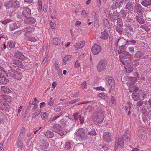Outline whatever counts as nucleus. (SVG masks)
Here are the masks:
<instances>
[{
    "instance_id": "obj_46",
    "label": "nucleus",
    "mask_w": 151,
    "mask_h": 151,
    "mask_svg": "<svg viewBox=\"0 0 151 151\" xmlns=\"http://www.w3.org/2000/svg\"><path fill=\"white\" fill-rule=\"evenodd\" d=\"M133 68L132 67H127L126 69V71L129 73L133 71Z\"/></svg>"
},
{
    "instance_id": "obj_30",
    "label": "nucleus",
    "mask_w": 151,
    "mask_h": 151,
    "mask_svg": "<svg viewBox=\"0 0 151 151\" xmlns=\"http://www.w3.org/2000/svg\"><path fill=\"white\" fill-rule=\"evenodd\" d=\"M61 41V40L59 38H55L53 39V44L55 45H58L60 44Z\"/></svg>"
},
{
    "instance_id": "obj_64",
    "label": "nucleus",
    "mask_w": 151,
    "mask_h": 151,
    "mask_svg": "<svg viewBox=\"0 0 151 151\" xmlns=\"http://www.w3.org/2000/svg\"><path fill=\"white\" fill-rule=\"evenodd\" d=\"M50 24L51 28L52 29H55L56 26L55 24L53 23L52 22H50Z\"/></svg>"
},
{
    "instance_id": "obj_58",
    "label": "nucleus",
    "mask_w": 151,
    "mask_h": 151,
    "mask_svg": "<svg viewBox=\"0 0 151 151\" xmlns=\"http://www.w3.org/2000/svg\"><path fill=\"white\" fill-rule=\"evenodd\" d=\"M129 50L131 53L133 54L134 52V49L133 47H128Z\"/></svg>"
},
{
    "instance_id": "obj_10",
    "label": "nucleus",
    "mask_w": 151,
    "mask_h": 151,
    "mask_svg": "<svg viewBox=\"0 0 151 151\" xmlns=\"http://www.w3.org/2000/svg\"><path fill=\"white\" fill-rule=\"evenodd\" d=\"M134 10L138 14H142L144 12V8L140 4L136 3L134 6Z\"/></svg>"
},
{
    "instance_id": "obj_23",
    "label": "nucleus",
    "mask_w": 151,
    "mask_h": 151,
    "mask_svg": "<svg viewBox=\"0 0 151 151\" xmlns=\"http://www.w3.org/2000/svg\"><path fill=\"white\" fill-rule=\"evenodd\" d=\"M85 44L84 41H81L80 43H76L75 45V49L77 50L78 49H81L83 47Z\"/></svg>"
},
{
    "instance_id": "obj_4",
    "label": "nucleus",
    "mask_w": 151,
    "mask_h": 151,
    "mask_svg": "<svg viewBox=\"0 0 151 151\" xmlns=\"http://www.w3.org/2000/svg\"><path fill=\"white\" fill-rule=\"evenodd\" d=\"M76 134L81 140H84L87 139V136L86 134L85 129L83 128H79L77 131Z\"/></svg>"
},
{
    "instance_id": "obj_18",
    "label": "nucleus",
    "mask_w": 151,
    "mask_h": 151,
    "mask_svg": "<svg viewBox=\"0 0 151 151\" xmlns=\"http://www.w3.org/2000/svg\"><path fill=\"white\" fill-rule=\"evenodd\" d=\"M20 26V24L17 23H12L9 25V28L10 30L12 31L14 30L19 28Z\"/></svg>"
},
{
    "instance_id": "obj_38",
    "label": "nucleus",
    "mask_w": 151,
    "mask_h": 151,
    "mask_svg": "<svg viewBox=\"0 0 151 151\" xmlns=\"http://www.w3.org/2000/svg\"><path fill=\"white\" fill-rule=\"evenodd\" d=\"M104 24L105 26L108 29H110L111 28L110 25L109 21L106 19H104Z\"/></svg>"
},
{
    "instance_id": "obj_44",
    "label": "nucleus",
    "mask_w": 151,
    "mask_h": 151,
    "mask_svg": "<svg viewBox=\"0 0 151 151\" xmlns=\"http://www.w3.org/2000/svg\"><path fill=\"white\" fill-rule=\"evenodd\" d=\"M133 26L132 24H129L127 26V28L130 31L133 32L134 31V29L133 28Z\"/></svg>"
},
{
    "instance_id": "obj_62",
    "label": "nucleus",
    "mask_w": 151,
    "mask_h": 151,
    "mask_svg": "<svg viewBox=\"0 0 151 151\" xmlns=\"http://www.w3.org/2000/svg\"><path fill=\"white\" fill-rule=\"evenodd\" d=\"M24 134L25 133H20L18 139L21 138L22 139H23L24 137Z\"/></svg>"
},
{
    "instance_id": "obj_33",
    "label": "nucleus",
    "mask_w": 151,
    "mask_h": 151,
    "mask_svg": "<svg viewBox=\"0 0 151 151\" xmlns=\"http://www.w3.org/2000/svg\"><path fill=\"white\" fill-rule=\"evenodd\" d=\"M15 46V43L13 41H9L8 42L7 47L8 48H14Z\"/></svg>"
},
{
    "instance_id": "obj_16",
    "label": "nucleus",
    "mask_w": 151,
    "mask_h": 151,
    "mask_svg": "<svg viewBox=\"0 0 151 151\" xmlns=\"http://www.w3.org/2000/svg\"><path fill=\"white\" fill-rule=\"evenodd\" d=\"M40 145V148L44 150L47 148L49 145L47 141L46 140H44L41 141Z\"/></svg>"
},
{
    "instance_id": "obj_15",
    "label": "nucleus",
    "mask_w": 151,
    "mask_h": 151,
    "mask_svg": "<svg viewBox=\"0 0 151 151\" xmlns=\"http://www.w3.org/2000/svg\"><path fill=\"white\" fill-rule=\"evenodd\" d=\"M14 56L16 58H19L22 60H25L26 58V57L20 52L17 51L15 52L14 54Z\"/></svg>"
},
{
    "instance_id": "obj_51",
    "label": "nucleus",
    "mask_w": 151,
    "mask_h": 151,
    "mask_svg": "<svg viewBox=\"0 0 151 151\" xmlns=\"http://www.w3.org/2000/svg\"><path fill=\"white\" fill-rule=\"evenodd\" d=\"M70 58V57L69 55L65 56L63 59V62L65 63V64H66V61H68Z\"/></svg>"
},
{
    "instance_id": "obj_56",
    "label": "nucleus",
    "mask_w": 151,
    "mask_h": 151,
    "mask_svg": "<svg viewBox=\"0 0 151 151\" xmlns=\"http://www.w3.org/2000/svg\"><path fill=\"white\" fill-rule=\"evenodd\" d=\"M42 1L40 0H39L38 1V9L39 10H41L42 9Z\"/></svg>"
},
{
    "instance_id": "obj_22",
    "label": "nucleus",
    "mask_w": 151,
    "mask_h": 151,
    "mask_svg": "<svg viewBox=\"0 0 151 151\" xmlns=\"http://www.w3.org/2000/svg\"><path fill=\"white\" fill-rule=\"evenodd\" d=\"M1 109L6 111L9 112L10 108V106L7 104H4L1 107Z\"/></svg>"
},
{
    "instance_id": "obj_7",
    "label": "nucleus",
    "mask_w": 151,
    "mask_h": 151,
    "mask_svg": "<svg viewBox=\"0 0 151 151\" xmlns=\"http://www.w3.org/2000/svg\"><path fill=\"white\" fill-rule=\"evenodd\" d=\"M12 62L13 65H10V68H16L17 67L22 68L23 66L22 62L19 60L13 59Z\"/></svg>"
},
{
    "instance_id": "obj_40",
    "label": "nucleus",
    "mask_w": 151,
    "mask_h": 151,
    "mask_svg": "<svg viewBox=\"0 0 151 151\" xmlns=\"http://www.w3.org/2000/svg\"><path fill=\"white\" fill-rule=\"evenodd\" d=\"M136 19L140 24H143L144 23V20L138 16H136Z\"/></svg>"
},
{
    "instance_id": "obj_17",
    "label": "nucleus",
    "mask_w": 151,
    "mask_h": 151,
    "mask_svg": "<svg viewBox=\"0 0 151 151\" xmlns=\"http://www.w3.org/2000/svg\"><path fill=\"white\" fill-rule=\"evenodd\" d=\"M34 29V28L30 26H28L24 28L22 30L23 32H25L24 34V36H27L28 34H30L33 31Z\"/></svg>"
},
{
    "instance_id": "obj_50",
    "label": "nucleus",
    "mask_w": 151,
    "mask_h": 151,
    "mask_svg": "<svg viewBox=\"0 0 151 151\" xmlns=\"http://www.w3.org/2000/svg\"><path fill=\"white\" fill-rule=\"evenodd\" d=\"M125 50V46L122 45L119 47V52L120 53L124 52Z\"/></svg>"
},
{
    "instance_id": "obj_60",
    "label": "nucleus",
    "mask_w": 151,
    "mask_h": 151,
    "mask_svg": "<svg viewBox=\"0 0 151 151\" xmlns=\"http://www.w3.org/2000/svg\"><path fill=\"white\" fill-rule=\"evenodd\" d=\"M29 40L31 42H35L36 41V39L33 37H29Z\"/></svg>"
},
{
    "instance_id": "obj_32",
    "label": "nucleus",
    "mask_w": 151,
    "mask_h": 151,
    "mask_svg": "<svg viewBox=\"0 0 151 151\" xmlns=\"http://www.w3.org/2000/svg\"><path fill=\"white\" fill-rule=\"evenodd\" d=\"M124 136L127 141H129L130 139L131 134L128 131L125 132Z\"/></svg>"
},
{
    "instance_id": "obj_39",
    "label": "nucleus",
    "mask_w": 151,
    "mask_h": 151,
    "mask_svg": "<svg viewBox=\"0 0 151 151\" xmlns=\"http://www.w3.org/2000/svg\"><path fill=\"white\" fill-rule=\"evenodd\" d=\"M41 109H39L36 111L32 114V118H35L36 117L38 116L41 113Z\"/></svg>"
},
{
    "instance_id": "obj_31",
    "label": "nucleus",
    "mask_w": 151,
    "mask_h": 151,
    "mask_svg": "<svg viewBox=\"0 0 151 151\" xmlns=\"http://www.w3.org/2000/svg\"><path fill=\"white\" fill-rule=\"evenodd\" d=\"M1 90L9 94L11 92V91L9 88L4 86H1Z\"/></svg>"
},
{
    "instance_id": "obj_19",
    "label": "nucleus",
    "mask_w": 151,
    "mask_h": 151,
    "mask_svg": "<svg viewBox=\"0 0 151 151\" xmlns=\"http://www.w3.org/2000/svg\"><path fill=\"white\" fill-rule=\"evenodd\" d=\"M27 18H25L24 20V22L26 24H32L36 22L35 19L32 17Z\"/></svg>"
},
{
    "instance_id": "obj_53",
    "label": "nucleus",
    "mask_w": 151,
    "mask_h": 151,
    "mask_svg": "<svg viewBox=\"0 0 151 151\" xmlns=\"http://www.w3.org/2000/svg\"><path fill=\"white\" fill-rule=\"evenodd\" d=\"M71 147V145L69 142H66L65 145V148L67 149H70Z\"/></svg>"
},
{
    "instance_id": "obj_42",
    "label": "nucleus",
    "mask_w": 151,
    "mask_h": 151,
    "mask_svg": "<svg viewBox=\"0 0 151 151\" xmlns=\"http://www.w3.org/2000/svg\"><path fill=\"white\" fill-rule=\"evenodd\" d=\"M142 120L143 122L145 123V124L146 123L148 124V122L147 121V117L148 116H147L146 115H145V113H144L143 114L142 116Z\"/></svg>"
},
{
    "instance_id": "obj_29",
    "label": "nucleus",
    "mask_w": 151,
    "mask_h": 151,
    "mask_svg": "<svg viewBox=\"0 0 151 151\" xmlns=\"http://www.w3.org/2000/svg\"><path fill=\"white\" fill-rule=\"evenodd\" d=\"M2 98L8 102H11L12 99L10 96L7 95H2L1 96Z\"/></svg>"
},
{
    "instance_id": "obj_55",
    "label": "nucleus",
    "mask_w": 151,
    "mask_h": 151,
    "mask_svg": "<svg viewBox=\"0 0 151 151\" xmlns=\"http://www.w3.org/2000/svg\"><path fill=\"white\" fill-rule=\"evenodd\" d=\"M80 66V63L78 60H77L75 63L74 67L75 68H78Z\"/></svg>"
},
{
    "instance_id": "obj_45",
    "label": "nucleus",
    "mask_w": 151,
    "mask_h": 151,
    "mask_svg": "<svg viewBox=\"0 0 151 151\" xmlns=\"http://www.w3.org/2000/svg\"><path fill=\"white\" fill-rule=\"evenodd\" d=\"M81 116V115H79V114L77 112L75 113L73 115L75 120H78Z\"/></svg>"
},
{
    "instance_id": "obj_52",
    "label": "nucleus",
    "mask_w": 151,
    "mask_h": 151,
    "mask_svg": "<svg viewBox=\"0 0 151 151\" xmlns=\"http://www.w3.org/2000/svg\"><path fill=\"white\" fill-rule=\"evenodd\" d=\"M140 27L144 29L147 32H148L150 30V29L147 26L142 25Z\"/></svg>"
},
{
    "instance_id": "obj_13",
    "label": "nucleus",
    "mask_w": 151,
    "mask_h": 151,
    "mask_svg": "<svg viewBox=\"0 0 151 151\" xmlns=\"http://www.w3.org/2000/svg\"><path fill=\"white\" fill-rule=\"evenodd\" d=\"M22 14L24 17H29L31 16V9L27 7L24 8Z\"/></svg>"
},
{
    "instance_id": "obj_43",
    "label": "nucleus",
    "mask_w": 151,
    "mask_h": 151,
    "mask_svg": "<svg viewBox=\"0 0 151 151\" xmlns=\"http://www.w3.org/2000/svg\"><path fill=\"white\" fill-rule=\"evenodd\" d=\"M88 135L90 136H95L96 135V132L95 130H92L89 132H88Z\"/></svg>"
},
{
    "instance_id": "obj_24",
    "label": "nucleus",
    "mask_w": 151,
    "mask_h": 151,
    "mask_svg": "<svg viewBox=\"0 0 151 151\" xmlns=\"http://www.w3.org/2000/svg\"><path fill=\"white\" fill-rule=\"evenodd\" d=\"M141 4L145 7H147L151 5V0H143Z\"/></svg>"
},
{
    "instance_id": "obj_12",
    "label": "nucleus",
    "mask_w": 151,
    "mask_h": 151,
    "mask_svg": "<svg viewBox=\"0 0 151 151\" xmlns=\"http://www.w3.org/2000/svg\"><path fill=\"white\" fill-rule=\"evenodd\" d=\"M134 3L132 2H128L125 6L126 11L128 14L131 13L133 11Z\"/></svg>"
},
{
    "instance_id": "obj_3",
    "label": "nucleus",
    "mask_w": 151,
    "mask_h": 151,
    "mask_svg": "<svg viewBox=\"0 0 151 151\" xmlns=\"http://www.w3.org/2000/svg\"><path fill=\"white\" fill-rule=\"evenodd\" d=\"M8 74L11 77L15 79L20 80L22 78V75L21 73L12 69L8 71Z\"/></svg>"
},
{
    "instance_id": "obj_11",
    "label": "nucleus",
    "mask_w": 151,
    "mask_h": 151,
    "mask_svg": "<svg viewBox=\"0 0 151 151\" xmlns=\"http://www.w3.org/2000/svg\"><path fill=\"white\" fill-rule=\"evenodd\" d=\"M101 50L100 46L96 44H95L91 48L92 52L94 55H96L99 54Z\"/></svg>"
},
{
    "instance_id": "obj_27",
    "label": "nucleus",
    "mask_w": 151,
    "mask_h": 151,
    "mask_svg": "<svg viewBox=\"0 0 151 151\" xmlns=\"http://www.w3.org/2000/svg\"><path fill=\"white\" fill-rule=\"evenodd\" d=\"M108 37V34L107 32L105 30L101 33V35L100 37L102 39H106Z\"/></svg>"
},
{
    "instance_id": "obj_36",
    "label": "nucleus",
    "mask_w": 151,
    "mask_h": 151,
    "mask_svg": "<svg viewBox=\"0 0 151 151\" xmlns=\"http://www.w3.org/2000/svg\"><path fill=\"white\" fill-rule=\"evenodd\" d=\"M143 55L142 52L140 51H138L134 55V58H138L141 57Z\"/></svg>"
},
{
    "instance_id": "obj_34",
    "label": "nucleus",
    "mask_w": 151,
    "mask_h": 151,
    "mask_svg": "<svg viewBox=\"0 0 151 151\" xmlns=\"http://www.w3.org/2000/svg\"><path fill=\"white\" fill-rule=\"evenodd\" d=\"M123 54V57L124 58L126 59H128L129 57H131L132 55L127 51H124Z\"/></svg>"
},
{
    "instance_id": "obj_47",
    "label": "nucleus",
    "mask_w": 151,
    "mask_h": 151,
    "mask_svg": "<svg viewBox=\"0 0 151 151\" xmlns=\"http://www.w3.org/2000/svg\"><path fill=\"white\" fill-rule=\"evenodd\" d=\"M117 26H123V23L122 22V20L120 18H118L117 19Z\"/></svg>"
},
{
    "instance_id": "obj_26",
    "label": "nucleus",
    "mask_w": 151,
    "mask_h": 151,
    "mask_svg": "<svg viewBox=\"0 0 151 151\" xmlns=\"http://www.w3.org/2000/svg\"><path fill=\"white\" fill-rule=\"evenodd\" d=\"M0 76L4 77L8 76V74L0 66Z\"/></svg>"
},
{
    "instance_id": "obj_35",
    "label": "nucleus",
    "mask_w": 151,
    "mask_h": 151,
    "mask_svg": "<svg viewBox=\"0 0 151 151\" xmlns=\"http://www.w3.org/2000/svg\"><path fill=\"white\" fill-rule=\"evenodd\" d=\"M122 26H117L116 27V30L120 34H122L123 33Z\"/></svg>"
},
{
    "instance_id": "obj_49",
    "label": "nucleus",
    "mask_w": 151,
    "mask_h": 151,
    "mask_svg": "<svg viewBox=\"0 0 151 151\" xmlns=\"http://www.w3.org/2000/svg\"><path fill=\"white\" fill-rule=\"evenodd\" d=\"M56 133L58 134L61 136L63 135L64 134V131L63 130L60 129H58L57 130H56Z\"/></svg>"
},
{
    "instance_id": "obj_37",
    "label": "nucleus",
    "mask_w": 151,
    "mask_h": 151,
    "mask_svg": "<svg viewBox=\"0 0 151 151\" xmlns=\"http://www.w3.org/2000/svg\"><path fill=\"white\" fill-rule=\"evenodd\" d=\"M6 77L0 76V82L3 83H7L9 80L5 78Z\"/></svg>"
},
{
    "instance_id": "obj_59",
    "label": "nucleus",
    "mask_w": 151,
    "mask_h": 151,
    "mask_svg": "<svg viewBox=\"0 0 151 151\" xmlns=\"http://www.w3.org/2000/svg\"><path fill=\"white\" fill-rule=\"evenodd\" d=\"M76 146L78 149L80 148H81L82 150H83V145L81 143H78L76 145Z\"/></svg>"
},
{
    "instance_id": "obj_54",
    "label": "nucleus",
    "mask_w": 151,
    "mask_h": 151,
    "mask_svg": "<svg viewBox=\"0 0 151 151\" xmlns=\"http://www.w3.org/2000/svg\"><path fill=\"white\" fill-rule=\"evenodd\" d=\"M54 110L55 112H59L61 111V108L60 106H55L54 107Z\"/></svg>"
},
{
    "instance_id": "obj_6",
    "label": "nucleus",
    "mask_w": 151,
    "mask_h": 151,
    "mask_svg": "<svg viewBox=\"0 0 151 151\" xmlns=\"http://www.w3.org/2000/svg\"><path fill=\"white\" fill-rule=\"evenodd\" d=\"M132 96L135 101H137L139 100H143L144 99V95L142 90H140L138 93H133Z\"/></svg>"
},
{
    "instance_id": "obj_1",
    "label": "nucleus",
    "mask_w": 151,
    "mask_h": 151,
    "mask_svg": "<svg viewBox=\"0 0 151 151\" xmlns=\"http://www.w3.org/2000/svg\"><path fill=\"white\" fill-rule=\"evenodd\" d=\"M104 112L103 110H99L95 112L93 115V119L94 121L101 123L104 117Z\"/></svg>"
},
{
    "instance_id": "obj_2",
    "label": "nucleus",
    "mask_w": 151,
    "mask_h": 151,
    "mask_svg": "<svg viewBox=\"0 0 151 151\" xmlns=\"http://www.w3.org/2000/svg\"><path fill=\"white\" fill-rule=\"evenodd\" d=\"M4 5L6 9H16L20 6V3L17 0H10L4 3Z\"/></svg>"
},
{
    "instance_id": "obj_63",
    "label": "nucleus",
    "mask_w": 151,
    "mask_h": 151,
    "mask_svg": "<svg viewBox=\"0 0 151 151\" xmlns=\"http://www.w3.org/2000/svg\"><path fill=\"white\" fill-rule=\"evenodd\" d=\"M82 16L83 17H86L87 15V13L84 10H82V12L81 14Z\"/></svg>"
},
{
    "instance_id": "obj_21",
    "label": "nucleus",
    "mask_w": 151,
    "mask_h": 151,
    "mask_svg": "<svg viewBox=\"0 0 151 151\" xmlns=\"http://www.w3.org/2000/svg\"><path fill=\"white\" fill-rule=\"evenodd\" d=\"M44 135L47 138H50L53 137L54 133L50 131L47 130L44 132Z\"/></svg>"
},
{
    "instance_id": "obj_14",
    "label": "nucleus",
    "mask_w": 151,
    "mask_h": 151,
    "mask_svg": "<svg viewBox=\"0 0 151 151\" xmlns=\"http://www.w3.org/2000/svg\"><path fill=\"white\" fill-rule=\"evenodd\" d=\"M119 15V14L117 11L114 12L113 14L111 13H109V16L111 20L114 22L117 20Z\"/></svg>"
},
{
    "instance_id": "obj_48",
    "label": "nucleus",
    "mask_w": 151,
    "mask_h": 151,
    "mask_svg": "<svg viewBox=\"0 0 151 151\" xmlns=\"http://www.w3.org/2000/svg\"><path fill=\"white\" fill-rule=\"evenodd\" d=\"M79 99H75L73 100L67 102V103H68L69 104H73L75 103H76L79 101Z\"/></svg>"
},
{
    "instance_id": "obj_61",
    "label": "nucleus",
    "mask_w": 151,
    "mask_h": 151,
    "mask_svg": "<svg viewBox=\"0 0 151 151\" xmlns=\"http://www.w3.org/2000/svg\"><path fill=\"white\" fill-rule=\"evenodd\" d=\"M21 33V30L15 31L14 33V36H17L20 35Z\"/></svg>"
},
{
    "instance_id": "obj_25",
    "label": "nucleus",
    "mask_w": 151,
    "mask_h": 151,
    "mask_svg": "<svg viewBox=\"0 0 151 151\" xmlns=\"http://www.w3.org/2000/svg\"><path fill=\"white\" fill-rule=\"evenodd\" d=\"M22 140L21 138L18 139L16 143L17 147L21 149L23 147V143L22 141Z\"/></svg>"
},
{
    "instance_id": "obj_5",
    "label": "nucleus",
    "mask_w": 151,
    "mask_h": 151,
    "mask_svg": "<svg viewBox=\"0 0 151 151\" xmlns=\"http://www.w3.org/2000/svg\"><path fill=\"white\" fill-rule=\"evenodd\" d=\"M124 145L123 139L121 137H119L115 141L114 150L116 151L118 148L120 150L122 148Z\"/></svg>"
},
{
    "instance_id": "obj_41",
    "label": "nucleus",
    "mask_w": 151,
    "mask_h": 151,
    "mask_svg": "<svg viewBox=\"0 0 151 151\" xmlns=\"http://www.w3.org/2000/svg\"><path fill=\"white\" fill-rule=\"evenodd\" d=\"M123 0H116L115 3L117 5V7L120 8L122 6L123 4Z\"/></svg>"
},
{
    "instance_id": "obj_9",
    "label": "nucleus",
    "mask_w": 151,
    "mask_h": 151,
    "mask_svg": "<svg viewBox=\"0 0 151 151\" xmlns=\"http://www.w3.org/2000/svg\"><path fill=\"white\" fill-rule=\"evenodd\" d=\"M106 69L105 62L103 60H101L97 66V70L99 72L105 70Z\"/></svg>"
},
{
    "instance_id": "obj_20",
    "label": "nucleus",
    "mask_w": 151,
    "mask_h": 151,
    "mask_svg": "<svg viewBox=\"0 0 151 151\" xmlns=\"http://www.w3.org/2000/svg\"><path fill=\"white\" fill-rule=\"evenodd\" d=\"M108 83L110 86L111 89H114V88L115 82L113 78L111 77H109L108 78Z\"/></svg>"
},
{
    "instance_id": "obj_8",
    "label": "nucleus",
    "mask_w": 151,
    "mask_h": 151,
    "mask_svg": "<svg viewBox=\"0 0 151 151\" xmlns=\"http://www.w3.org/2000/svg\"><path fill=\"white\" fill-rule=\"evenodd\" d=\"M103 139L104 141L109 143L112 141L113 137L110 133L106 132L103 134Z\"/></svg>"
},
{
    "instance_id": "obj_57",
    "label": "nucleus",
    "mask_w": 151,
    "mask_h": 151,
    "mask_svg": "<svg viewBox=\"0 0 151 151\" xmlns=\"http://www.w3.org/2000/svg\"><path fill=\"white\" fill-rule=\"evenodd\" d=\"M1 22L3 24L6 25L7 23L9 22H10V20L9 19H6L4 20H2Z\"/></svg>"
},
{
    "instance_id": "obj_28",
    "label": "nucleus",
    "mask_w": 151,
    "mask_h": 151,
    "mask_svg": "<svg viewBox=\"0 0 151 151\" xmlns=\"http://www.w3.org/2000/svg\"><path fill=\"white\" fill-rule=\"evenodd\" d=\"M127 11L123 9H122L119 12L120 17L123 19L125 18L127 15Z\"/></svg>"
}]
</instances>
